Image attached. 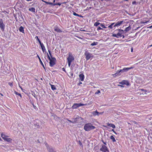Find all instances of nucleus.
Segmentation results:
<instances>
[{
  "mask_svg": "<svg viewBox=\"0 0 152 152\" xmlns=\"http://www.w3.org/2000/svg\"><path fill=\"white\" fill-rule=\"evenodd\" d=\"M48 51L49 54L51 57V58L49 56L48 53H47L48 58V59L50 61V65L51 67L53 66L56 64V59L55 57H53L52 56L51 52L50 51V50L48 49Z\"/></svg>",
  "mask_w": 152,
  "mask_h": 152,
  "instance_id": "nucleus-1",
  "label": "nucleus"
},
{
  "mask_svg": "<svg viewBox=\"0 0 152 152\" xmlns=\"http://www.w3.org/2000/svg\"><path fill=\"white\" fill-rule=\"evenodd\" d=\"M96 127L91 123L86 124L84 126V129L86 131H88L95 129Z\"/></svg>",
  "mask_w": 152,
  "mask_h": 152,
  "instance_id": "nucleus-2",
  "label": "nucleus"
},
{
  "mask_svg": "<svg viewBox=\"0 0 152 152\" xmlns=\"http://www.w3.org/2000/svg\"><path fill=\"white\" fill-rule=\"evenodd\" d=\"M116 34H113L112 36L117 38L121 37L122 36V34L124 33V31L122 29H117L115 31Z\"/></svg>",
  "mask_w": 152,
  "mask_h": 152,
  "instance_id": "nucleus-3",
  "label": "nucleus"
},
{
  "mask_svg": "<svg viewBox=\"0 0 152 152\" xmlns=\"http://www.w3.org/2000/svg\"><path fill=\"white\" fill-rule=\"evenodd\" d=\"M74 58L71 52H69L68 57L66 58L69 67L70 66L71 63L74 60Z\"/></svg>",
  "mask_w": 152,
  "mask_h": 152,
  "instance_id": "nucleus-4",
  "label": "nucleus"
},
{
  "mask_svg": "<svg viewBox=\"0 0 152 152\" xmlns=\"http://www.w3.org/2000/svg\"><path fill=\"white\" fill-rule=\"evenodd\" d=\"M84 55L85 56V58L87 61H88L91 58L93 57L92 54L90 53L88 51H86L84 53Z\"/></svg>",
  "mask_w": 152,
  "mask_h": 152,
  "instance_id": "nucleus-5",
  "label": "nucleus"
},
{
  "mask_svg": "<svg viewBox=\"0 0 152 152\" xmlns=\"http://www.w3.org/2000/svg\"><path fill=\"white\" fill-rule=\"evenodd\" d=\"M100 151L102 152H109V151L107 146L102 145L100 149Z\"/></svg>",
  "mask_w": 152,
  "mask_h": 152,
  "instance_id": "nucleus-6",
  "label": "nucleus"
},
{
  "mask_svg": "<svg viewBox=\"0 0 152 152\" xmlns=\"http://www.w3.org/2000/svg\"><path fill=\"white\" fill-rule=\"evenodd\" d=\"M85 105L84 104H83L81 103H75L72 106V109H76L77 107H80L82 106H83Z\"/></svg>",
  "mask_w": 152,
  "mask_h": 152,
  "instance_id": "nucleus-7",
  "label": "nucleus"
},
{
  "mask_svg": "<svg viewBox=\"0 0 152 152\" xmlns=\"http://www.w3.org/2000/svg\"><path fill=\"white\" fill-rule=\"evenodd\" d=\"M124 23V21L123 20L122 21H118L116 23H115V25H114L113 27H119L120 26L122 25V24L123 23Z\"/></svg>",
  "mask_w": 152,
  "mask_h": 152,
  "instance_id": "nucleus-8",
  "label": "nucleus"
},
{
  "mask_svg": "<svg viewBox=\"0 0 152 152\" xmlns=\"http://www.w3.org/2000/svg\"><path fill=\"white\" fill-rule=\"evenodd\" d=\"M119 83L122 85L126 84L127 86H129V82L126 80H123L122 81L119 82Z\"/></svg>",
  "mask_w": 152,
  "mask_h": 152,
  "instance_id": "nucleus-9",
  "label": "nucleus"
},
{
  "mask_svg": "<svg viewBox=\"0 0 152 152\" xmlns=\"http://www.w3.org/2000/svg\"><path fill=\"white\" fill-rule=\"evenodd\" d=\"M0 27L1 30H4V29L5 25L3 23V21L2 19L0 20Z\"/></svg>",
  "mask_w": 152,
  "mask_h": 152,
  "instance_id": "nucleus-10",
  "label": "nucleus"
},
{
  "mask_svg": "<svg viewBox=\"0 0 152 152\" xmlns=\"http://www.w3.org/2000/svg\"><path fill=\"white\" fill-rule=\"evenodd\" d=\"M134 67H127L123 68V69L120 70L121 71V72H126L130 69H133Z\"/></svg>",
  "mask_w": 152,
  "mask_h": 152,
  "instance_id": "nucleus-11",
  "label": "nucleus"
},
{
  "mask_svg": "<svg viewBox=\"0 0 152 152\" xmlns=\"http://www.w3.org/2000/svg\"><path fill=\"white\" fill-rule=\"evenodd\" d=\"M79 77L80 80L81 81H84L85 76L84 74L83 73L80 74L79 75Z\"/></svg>",
  "mask_w": 152,
  "mask_h": 152,
  "instance_id": "nucleus-12",
  "label": "nucleus"
},
{
  "mask_svg": "<svg viewBox=\"0 0 152 152\" xmlns=\"http://www.w3.org/2000/svg\"><path fill=\"white\" fill-rule=\"evenodd\" d=\"M121 72V71H120V70H118L116 73L114 74H112V75L114 77H116L118 75H120L121 74H120V72Z\"/></svg>",
  "mask_w": 152,
  "mask_h": 152,
  "instance_id": "nucleus-13",
  "label": "nucleus"
},
{
  "mask_svg": "<svg viewBox=\"0 0 152 152\" xmlns=\"http://www.w3.org/2000/svg\"><path fill=\"white\" fill-rule=\"evenodd\" d=\"M39 44H40V46L41 47V48L43 53L45 52L46 51V49L43 44L42 43H40Z\"/></svg>",
  "mask_w": 152,
  "mask_h": 152,
  "instance_id": "nucleus-14",
  "label": "nucleus"
},
{
  "mask_svg": "<svg viewBox=\"0 0 152 152\" xmlns=\"http://www.w3.org/2000/svg\"><path fill=\"white\" fill-rule=\"evenodd\" d=\"M54 30L55 31L61 33L62 32V31H61L57 26H55L54 27Z\"/></svg>",
  "mask_w": 152,
  "mask_h": 152,
  "instance_id": "nucleus-15",
  "label": "nucleus"
},
{
  "mask_svg": "<svg viewBox=\"0 0 152 152\" xmlns=\"http://www.w3.org/2000/svg\"><path fill=\"white\" fill-rule=\"evenodd\" d=\"M99 112H98L96 110L95 111H93L92 112V114L94 116H96V115H99Z\"/></svg>",
  "mask_w": 152,
  "mask_h": 152,
  "instance_id": "nucleus-16",
  "label": "nucleus"
},
{
  "mask_svg": "<svg viewBox=\"0 0 152 152\" xmlns=\"http://www.w3.org/2000/svg\"><path fill=\"white\" fill-rule=\"evenodd\" d=\"M107 126L111 127L113 129L115 128V125L113 124L107 123Z\"/></svg>",
  "mask_w": 152,
  "mask_h": 152,
  "instance_id": "nucleus-17",
  "label": "nucleus"
},
{
  "mask_svg": "<svg viewBox=\"0 0 152 152\" xmlns=\"http://www.w3.org/2000/svg\"><path fill=\"white\" fill-rule=\"evenodd\" d=\"M1 136L2 139L4 140H5L6 138L8 137V136H7L4 134L3 133H1Z\"/></svg>",
  "mask_w": 152,
  "mask_h": 152,
  "instance_id": "nucleus-18",
  "label": "nucleus"
},
{
  "mask_svg": "<svg viewBox=\"0 0 152 152\" xmlns=\"http://www.w3.org/2000/svg\"><path fill=\"white\" fill-rule=\"evenodd\" d=\"M37 57H38L39 59V61L40 63V64H41V65L45 69V68L42 63V62L40 57H39V56H38V55H37Z\"/></svg>",
  "mask_w": 152,
  "mask_h": 152,
  "instance_id": "nucleus-19",
  "label": "nucleus"
},
{
  "mask_svg": "<svg viewBox=\"0 0 152 152\" xmlns=\"http://www.w3.org/2000/svg\"><path fill=\"white\" fill-rule=\"evenodd\" d=\"M19 30L20 32H21L23 33H24V28L22 26H21L19 27Z\"/></svg>",
  "mask_w": 152,
  "mask_h": 152,
  "instance_id": "nucleus-20",
  "label": "nucleus"
},
{
  "mask_svg": "<svg viewBox=\"0 0 152 152\" xmlns=\"http://www.w3.org/2000/svg\"><path fill=\"white\" fill-rule=\"evenodd\" d=\"M110 139L112 140L113 142H115L116 141V140L114 138L113 135H111L110 136Z\"/></svg>",
  "mask_w": 152,
  "mask_h": 152,
  "instance_id": "nucleus-21",
  "label": "nucleus"
},
{
  "mask_svg": "<svg viewBox=\"0 0 152 152\" xmlns=\"http://www.w3.org/2000/svg\"><path fill=\"white\" fill-rule=\"evenodd\" d=\"M115 23H113L111 24L108 26V28H109L110 29H112L113 28V26L115 25Z\"/></svg>",
  "mask_w": 152,
  "mask_h": 152,
  "instance_id": "nucleus-22",
  "label": "nucleus"
},
{
  "mask_svg": "<svg viewBox=\"0 0 152 152\" xmlns=\"http://www.w3.org/2000/svg\"><path fill=\"white\" fill-rule=\"evenodd\" d=\"M29 10L31 12H35V8H34V7H31V8H29Z\"/></svg>",
  "mask_w": 152,
  "mask_h": 152,
  "instance_id": "nucleus-23",
  "label": "nucleus"
},
{
  "mask_svg": "<svg viewBox=\"0 0 152 152\" xmlns=\"http://www.w3.org/2000/svg\"><path fill=\"white\" fill-rule=\"evenodd\" d=\"M6 141L7 142H11L12 140L11 138H8L7 137L6 138L5 140H4Z\"/></svg>",
  "mask_w": 152,
  "mask_h": 152,
  "instance_id": "nucleus-24",
  "label": "nucleus"
},
{
  "mask_svg": "<svg viewBox=\"0 0 152 152\" xmlns=\"http://www.w3.org/2000/svg\"><path fill=\"white\" fill-rule=\"evenodd\" d=\"M131 29V27L130 26H129L128 27H126L125 29V31H128L130 30Z\"/></svg>",
  "mask_w": 152,
  "mask_h": 152,
  "instance_id": "nucleus-25",
  "label": "nucleus"
},
{
  "mask_svg": "<svg viewBox=\"0 0 152 152\" xmlns=\"http://www.w3.org/2000/svg\"><path fill=\"white\" fill-rule=\"evenodd\" d=\"M73 14L74 15H75V16H78V17H81V18L83 17V16H82V15H80L77 14L75 12H74Z\"/></svg>",
  "mask_w": 152,
  "mask_h": 152,
  "instance_id": "nucleus-26",
  "label": "nucleus"
},
{
  "mask_svg": "<svg viewBox=\"0 0 152 152\" xmlns=\"http://www.w3.org/2000/svg\"><path fill=\"white\" fill-rule=\"evenodd\" d=\"M100 23L98 22H95L94 24V26H97L99 25L100 24Z\"/></svg>",
  "mask_w": 152,
  "mask_h": 152,
  "instance_id": "nucleus-27",
  "label": "nucleus"
},
{
  "mask_svg": "<svg viewBox=\"0 0 152 152\" xmlns=\"http://www.w3.org/2000/svg\"><path fill=\"white\" fill-rule=\"evenodd\" d=\"M98 44V43L97 42H94L93 43H91L90 45L91 46L96 45H97Z\"/></svg>",
  "mask_w": 152,
  "mask_h": 152,
  "instance_id": "nucleus-28",
  "label": "nucleus"
},
{
  "mask_svg": "<svg viewBox=\"0 0 152 152\" xmlns=\"http://www.w3.org/2000/svg\"><path fill=\"white\" fill-rule=\"evenodd\" d=\"M14 93L16 95H18L21 98L22 97V96H21V94H20L18 93V92L15 91Z\"/></svg>",
  "mask_w": 152,
  "mask_h": 152,
  "instance_id": "nucleus-29",
  "label": "nucleus"
},
{
  "mask_svg": "<svg viewBox=\"0 0 152 152\" xmlns=\"http://www.w3.org/2000/svg\"><path fill=\"white\" fill-rule=\"evenodd\" d=\"M51 88L53 90H54L56 89V88L55 86L54 85H51Z\"/></svg>",
  "mask_w": 152,
  "mask_h": 152,
  "instance_id": "nucleus-30",
  "label": "nucleus"
},
{
  "mask_svg": "<svg viewBox=\"0 0 152 152\" xmlns=\"http://www.w3.org/2000/svg\"><path fill=\"white\" fill-rule=\"evenodd\" d=\"M35 38L36 39L37 41H38L39 44H40V43H41L40 40L39 39V38L37 36L35 37Z\"/></svg>",
  "mask_w": 152,
  "mask_h": 152,
  "instance_id": "nucleus-31",
  "label": "nucleus"
},
{
  "mask_svg": "<svg viewBox=\"0 0 152 152\" xmlns=\"http://www.w3.org/2000/svg\"><path fill=\"white\" fill-rule=\"evenodd\" d=\"M100 25L103 28H106L107 27L105 26L104 24L102 23H101Z\"/></svg>",
  "mask_w": 152,
  "mask_h": 152,
  "instance_id": "nucleus-32",
  "label": "nucleus"
},
{
  "mask_svg": "<svg viewBox=\"0 0 152 152\" xmlns=\"http://www.w3.org/2000/svg\"><path fill=\"white\" fill-rule=\"evenodd\" d=\"M66 120L69 122H70V123H76V121H71L68 119H66Z\"/></svg>",
  "mask_w": 152,
  "mask_h": 152,
  "instance_id": "nucleus-33",
  "label": "nucleus"
},
{
  "mask_svg": "<svg viewBox=\"0 0 152 152\" xmlns=\"http://www.w3.org/2000/svg\"><path fill=\"white\" fill-rule=\"evenodd\" d=\"M97 31H99V30H104V29L101 28L99 26L97 28Z\"/></svg>",
  "mask_w": 152,
  "mask_h": 152,
  "instance_id": "nucleus-34",
  "label": "nucleus"
},
{
  "mask_svg": "<svg viewBox=\"0 0 152 152\" xmlns=\"http://www.w3.org/2000/svg\"><path fill=\"white\" fill-rule=\"evenodd\" d=\"M79 144L81 146L82 148L83 147V145H82V144L80 141H79Z\"/></svg>",
  "mask_w": 152,
  "mask_h": 152,
  "instance_id": "nucleus-35",
  "label": "nucleus"
},
{
  "mask_svg": "<svg viewBox=\"0 0 152 152\" xmlns=\"http://www.w3.org/2000/svg\"><path fill=\"white\" fill-rule=\"evenodd\" d=\"M61 3H54V6L56 5H58L59 6H60L61 5Z\"/></svg>",
  "mask_w": 152,
  "mask_h": 152,
  "instance_id": "nucleus-36",
  "label": "nucleus"
},
{
  "mask_svg": "<svg viewBox=\"0 0 152 152\" xmlns=\"http://www.w3.org/2000/svg\"><path fill=\"white\" fill-rule=\"evenodd\" d=\"M8 84L9 86H10L12 87L13 86V83H12L11 82H9L8 83Z\"/></svg>",
  "mask_w": 152,
  "mask_h": 152,
  "instance_id": "nucleus-37",
  "label": "nucleus"
},
{
  "mask_svg": "<svg viewBox=\"0 0 152 152\" xmlns=\"http://www.w3.org/2000/svg\"><path fill=\"white\" fill-rule=\"evenodd\" d=\"M100 93V91L99 90H98L96 93H95V94H98Z\"/></svg>",
  "mask_w": 152,
  "mask_h": 152,
  "instance_id": "nucleus-38",
  "label": "nucleus"
},
{
  "mask_svg": "<svg viewBox=\"0 0 152 152\" xmlns=\"http://www.w3.org/2000/svg\"><path fill=\"white\" fill-rule=\"evenodd\" d=\"M48 4H50V5H51L54 6V4L53 3H52V2H49Z\"/></svg>",
  "mask_w": 152,
  "mask_h": 152,
  "instance_id": "nucleus-39",
  "label": "nucleus"
},
{
  "mask_svg": "<svg viewBox=\"0 0 152 152\" xmlns=\"http://www.w3.org/2000/svg\"><path fill=\"white\" fill-rule=\"evenodd\" d=\"M92 8V7H87L86 10H89L91 9Z\"/></svg>",
  "mask_w": 152,
  "mask_h": 152,
  "instance_id": "nucleus-40",
  "label": "nucleus"
},
{
  "mask_svg": "<svg viewBox=\"0 0 152 152\" xmlns=\"http://www.w3.org/2000/svg\"><path fill=\"white\" fill-rule=\"evenodd\" d=\"M42 0V1L44 2L46 4H48L49 2L46 1H44L43 0Z\"/></svg>",
  "mask_w": 152,
  "mask_h": 152,
  "instance_id": "nucleus-41",
  "label": "nucleus"
},
{
  "mask_svg": "<svg viewBox=\"0 0 152 152\" xmlns=\"http://www.w3.org/2000/svg\"><path fill=\"white\" fill-rule=\"evenodd\" d=\"M34 125L35 126H37V128H39V124L37 123L36 124H35Z\"/></svg>",
  "mask_w": 152,
  "mask_h": 152,
  "instance_id": "nucleus-42",
  "label": "nucleus"
},
{
  "mask_svg": "<svg viewBox=\"0 0 152 152\" xmlns=\"http://www.w3.org/2000/svg\"><path fill=\"white\" fill-rule=\"evenodd\" d=\"M78 118L77 117H76V118H75V119H74V121H76V122H77V119H78Z\"/></svg>",
  "mask_w": 152,
  "mask_h": 152,
  "instance_id": "nucleus-43",
  "label": "nucleus"
},
{
  "mask_svg": "<svg viewBox=\"0 0 152 152\" xmlns=\"http://www.w3.org/2000/svg\"><path fill=\"white\" fill-rule=\"evenodd\" d=\"M132 121L134 124H137V123L135 121Z\"/></svg>",
  "mask_w": 152,
  "mask_h": 152,
  "instance_id": "nucleus-44",
  "label": "nucleus"
},
{
  "mask_svg": "<svg viewBox=\"0 0 152 152\" xmlns=\"http://www.w3.org/2000/svg\"><path fill=\"white\" fill-rule=\"evenodd\" d=\"M111 131H113L115 134H117L116 132L115 131L114 129H112L111 130Z\"/></svg>",
  "mask_w": 152,
  "mask_h": 152,
  "instance_id": "nucleus-45",
  "label": "nucleus"
},
{
  "mask_svg": "<svg viewBox=\"0 0 152 152\" xmlns=\"http://www.w3.org/2000/svg\"><path fill=\"white\" fill-rule=\"evenodd\" d=\"M102 142L105 145H106L107 144V143H106V142H104V141L103 140H102Z\"/></svg>",
  "mask_w": 152,
  "mask_h": 152,
  "instance_id": "nucleus-46",
  "label": "nucleus"
},
{
  "mask_svg": "<svg viewBox=\"0 0 152 152\" xmlns=\"http://www.w3.org/2000/svg\"><path fill=\"white\" fill-rule=\"evenodd\" d=\"M62 69L63 71L66 72L65 69L64 68H63Z\"/></svg>",
  "mask_w": 152,
  "mask_h": 152,
  "instance_id": "nucleus-47",
  "label": "nucleus"
},
{
  "mask_svg": "<svg viewBox=\"0 0 152 152\" xmlns=\"http://www.w3.org/2000/svg\"><path fill=\"white\" fill-rule=\"evenodd\" d=\"M79 39H83V38L82 37H78V36H76Z\"/></svg>",
  "mask_w": 152,
  "mask_h": 152,
  "instance_id": "nucleus-48",
  "label": "nucleus"
},
{
  "mask_svg": "<svg viewBox=\"0 0 152 152\" xmlns=\"http://www.w3.org/2000/svg\"><path fill=\"white\" fill-rule=\"evenodd\" d=\"M148 22V21H145V22H142H142H141V23H147Z\"/></svg>",
  "mask_w": 152,
  "mask_h": 152,
  "instance_id": "nucleus-49",
  "label": "nucleus"
},
{
  "mask_svg": "<svg viewBox=\"0 0 152 152\" xmlns=\"http://www.w3.org/2000/svg\"><path fill=\"white\" fill-rule=\"evenodd\" d=\"M103 113H104L103 112H99V115H102V114H103Z\"/></svg>",
  "mask_w": 152,
  "mask_h": 152,
  "instance_id": "nucleus-50",
  "label": "nucleus"
},
{
  "mask_svg": "<svg viewBox=\"0 0 152 152\" xmlns=\"http://www.w3.org/2000/svg\"><path fill=\"white\" fill-rule=\"evenodd\" d=\"M132 4H135L136 3V1H134L132 2Z\"/></svg>",
  "mask_w": 152,
  "mask_h": 152,
  "instance_id": "nucleus-51",
  "label": "nucleus"
},
{
  "mask_svg": "<svg viewBox=\"0 0 152 152\" xmlns=\"http://www.w3.org/2000/svg\"><path fill=\"white\" fill-rule=\"evenodd\" d=\"M118 86H120L121 87H124V86H123L122 85H118Z\"/></svg>",
  "mask_w": 152,
  "mask_h": 152,
  "instance_id": "nucleus-52",
  "label": "nucleus"
},
{
  "mask_svg": "<svg viewBox=\"0 0 152 152\" xmlns=\"http://www.w3.org/2000/svg\"><path fill=\"white\" fill-rule=\"evenodd\" d=\"M82 84V83L81 82H80L78 84V85H80L81 84Z\"/></svg>",
  "mask_w": 152,
  "mask_h": 152,
  "instance_id": "nucleus-53",
  "label": "nucleus"
},
{
  "mask_svg": "<svg viewBox=\"0 0 152 152\" xmlns=\"http://www.w3.org/2000/svg\"><path fill=\"white\" fill-rule=\"evenodd\" d=\"M33 106L34 108L35 109V107H36L34 104H33Z\"/></svg>",
  "mask_w": 152,
  "mask_h": 152,
  "instance_id": "nucleus-54",
  "label": "nucleus"
},
{
  "mask_svg": "<svg viewBox=\"0 0 152 152\" xmlns=\"http://www.w3.org/2000/svg\"><path fill=\"white\" fill-rule=\"evenodd\" d=\"M149 28H152V25L150 26Z\"/></svg>",
  "mask_w": 152,
  "mask_h": 152,
  "instance_id": "nucleus-55",
  "label": "nucleus"
},
{
  "mask_svg": "<svg viewBox=\"0 0 152 152\" xmlns=\"http://www.w3.org/2000/svg\"><path fill=\"white\" fill-rule=\"evenodd\" d=\"M133 48H132L131 49V52H132L133 51Z\"/></svg>",
  "mask_w": 152,
  "mask_h": 152,
  "instance_id": "nucleus-56",
  "label": "nucleus"
},
{
  "mask_svg": "<svg viewBox=\"0 0 152 152\" xmlns=\"http://www.w3.org/2000/svg\"><path fill=\"white\" fill-rule=\"evenodd\" d=\"M141 90L142 91H144V90L143 89H141Z\"/></svg>",
  "mask_w": 152,
  "mask_h": 152,
  "instance_id": "nucleus-57",
  "label": "nucleus"
},
{
  "mask_svg": "<svg viewBox=\"0 0 152 152\" xmlns=\"http://www.w3.org/2000/svg\"><path fill=\"white\" fill-rule=\"evenodd\" d=\"M15 19H16V21H17V17H15Z\"/></svg>",
  "mask_w": 152,
  "mask_h": 152,
  "instance_id": "nucleus-58",
  "label": "nucleus"
},
{
  "mask_svg": "<svg viewBox=\"0 0 152 152\" xmlns=\"http://www.w3.org/2000/svg\"><path fill=\"white\" fill-rule=\"evenodd\" d=\"M152 46V44L149 45V47H151Z\"/></svg>",
  "mask_w": 152,
  "mask_h": 152,
  "instance_id": "nucleus-59",
  "label": "nucleus"
},
{
  "mask_svg": "<svg viewBox=\"0 0 152 152\" xmlns=\"http://www.w3.org/2000/svg\"><path fill=\"white\" fill-rule=\"evenodd\" d=\"M56 0H53V3H54L55 2Z\"/></svg>",
  "mask_w": 152,
  "mask_h": 152,
  "instance_id": "nucleus-60",
  "label": "nucleus"
},
{
  "mask_svg": "<svg viewBox=\"0 0 152 152\" xmlns=\"http://www.w3.org/2000/svg\"><path fill=\"white\" fill-rule=\"evenodd\" d=\"M27 1H31V0H26Z\"/></svg>",
  "mask_w": 152,
  "mask_h": 152,
  "instance_id": "nucleus-61",
  "label": "nucleus"
},
{
  "mask_svg": "<svg viewBox=\"0 0 152 152\" xmlns=\"http://www.w3.org/2000/svg\"><path fill=\"white\" fill-rule=\"evenodd\" d=\"M2 140L1 139V137H0V141H1Z\"/></svg>",
  "mask_w": 152,
  "mask_h": 152,
  "instance_id": "nucleus-62",
  "label": "nucleus"
},
{
  "mask_svg": "<svg viewBox=\"0 0 152 152\" xmlns=\"http://www.w3.org/2000/svg\"><path fill=\"white\" fill-rule=\"evenodd\" d=\"M85 30H81V31H85Z\"/></svg>",
  "mask_w": 152,
  "mask_h": 152,
  "instance_id": "nucleus-63",
  "label": "nucleus"
},
{
  "mask_svg": "<svg viewBox=\"0 0 152 152\" xmlns=\"http://www.w3.org/2000/svg\"><path fill=\"white\" fill-rule=\"evenodd\" d=\"M123 38H124V36L123 35Z\"/></svg>",
  "mask_w": 152,
  "mask_h": 152,
  "instance_id": "nucleus-64",
  "label": "nucleus"
}]
</instances>
